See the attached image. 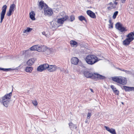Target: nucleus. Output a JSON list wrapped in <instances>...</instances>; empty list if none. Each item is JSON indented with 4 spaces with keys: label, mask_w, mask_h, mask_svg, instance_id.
I'll use <instances>...</instances> for the list:
<instances>
[{
    "label": "nucleus",
    "mask_w": 134,
    "mask_h": 134,
    "mask_svg": "<svg viewBox=\"0 0 134 134\" xmlns=\"http://www.w3.org/2000/svg\"><path fill=\"white\" fill-rule=\"evenodd\" d=\"M86 13L87 15L91 18L94 19L96 18V15L91 10H87Z\"/></svg>",
    "instance_id": "ddd939ff"
},
{
    "label": "nucleus",
    "mask_w": 134,
    "mask_h": 134,
    "mask_svg": "<svg viewBox=\"0 0 134 134\" xmlns=\"http://www.w3.org/2000/svg\"><path fill=\"white\" fill-rule=\"evenodd\" d=\"M126 0H121V2L122 3H124Z\"/></svg>",
    "instance_id": "37998d69"
},
{
    "label": "nucleus",
    "mask_w": 134,
    "mask_h": 134,
    "mask_svg": "<svg viewBox=\"0 0 134 134\" xmlns=\"http://www.w3.org/2000/svg\"><path fill=\"white\" fill-rule=\"evenodd\" d=\"M47 66H48V64H47L41 65L37 68V70L39 71H42L46 69Z\"/></svg>",
    "instance_id": "9b49d317"
},
{
    "label": "nucleus",
    "mask_w": 134,
    "mask_h": 134,
    "mask_svg": "<svg viewBox=\"0 0 134 134\" xmlns=\"http://www.w3.org/2000/svg\"><path fill=\"white\" fill-rule=\"evenodd\" d=\"M83 74L85 76L88 78H91L93 79V77L94 75V74H93L89 71H85L84 72Z\"/></svg>",
    "instance_id": "1a4fd4ad"
},
{
    "label": "nucleus",
    "mask_w": 134,
    "mask_h": 134,
    "mask_svg": "<svg viewBox=\"0 0 134 134\" xmlns=\"http://www.w3.org/2000/svg\"><path fill=\"white\" fill-rule=\"evenodd\" d=\"M121 76H115L112 78V80L113 81L117 83L120 84Z\"/></svg>",
    "instance_id": "f3484780"
},
{
    "label": "nucleus",
    "mask_w": 134,
    "mask_h": 134,
    "mask_svg": "<svg viewBox=\"0 0 134 134\" xmlns=\"http://www.w3.org/2000/svg\"><path fill=\"white\" fill-rule=\"evenodd\" d=\"M118 11L115 12L113 14V18L114 19H115L118 15Z\"/></svg>",
    "instance_id": "473e14b6"
},
{
    "label": "nucleus",
    "mask_w": 134,
    "mask_h": 134,
    "mask_svg": "<svg viewBox=\"0 0 134 134\" xmlns=\"http://www.w3.org/2000/svg\"><path fill=\"white\" fill-rule=\"evenodd\" d=\"M111 88H112L113 92L115 94L118 95H119V91L116 90V88L114 86L111 85Z\"/></svg>",
    "instance_id": "4be33fe9"
},
{
    "label": "nucleus",
    "mask_w": 134,
    "mask_h": 134,
    "mask_svg": "<svg viewBox=\"0 0 134 134\" xmlns=\"http://www.w3.org/2000/svg\"><path fill=\"white\" fill-rule=\"evenodd\" d=\"M27 32V31H26V30H24L23 32L24 33H26Z\"/></svg>",
    "instance_id": "c03bdc74"
},
{
    "label": "nucleus",
    "mask_w": 134,
    "mask_h": 134,
    "mask_svg": "<svg viewBox=\"0 0 134 134\" xmlns=\"http://www.w3.org/2000/svg\"><path fill=\"white\" fill-rule=\"evenodd\" d=\"M12 12V11L9 10V11L7 13V15L8 16H10L11 15Z\"/></svg>",
    "instance_id": "f704fd0d"
},
{
    "label": "nucleus",
    "mask_w": 134,
    "mask_h": 134,
    "mask_svg": "<svg viewBox=\"0 0 134 134\" xmlns=\"http://www.w3.org/2000/svg\"><path fill=\"white\" fill-rule=\"evenodd\" d=\"M35 14L34 12H31L30 13V18L32 20H34L35 19Z\"/></svg>",
    "instance_id": "bb28decb"
},
{
    "label": "nucleus",
    "mask_w": 134,
    "mask_h": 134,
    "mask_svg": "<svg viewBox=\"0 0 134 134\" xmlns=\"http://www.w3.org/2000/svg\"><path fill=\"white\" fill-rule=\"evenodd\" d=\"M43 35H44L47 37H49V34H46L45 32H42Z\"/></svg>",
    "instance_id": "c9c22d12"
},
{
    "label": "nucleus",
    "mask_w": 134,
    "mask_h": 134,
    "mask_svg": "<svg viewBox=\"0 0 134 134\" xmlns=\"http://www.w3.org/2000/svg\"><path fill=\"white\" fill-rule=\"evenodd\" d=\"M69 17L67 15H65L63 18L58 19H57V23L58 24H62L64 21L68 19Z\"/></svg>",
    "instance_id": "423d86ee"
},
{
    "label": "nucleus",
    "mask_w": 134,
    "mask_h": 134,
    "mask_svg": "<svg viewBox=\"0 0 134 134\" xmlns=\"http://www.w3.org/2000/svg\"><path fill=\"white\" fill-rule=\"evenodd\" d=\"M69 126H70V128H71V129L72 128H73L74 127H75L76 129V126L74 125L72 122H70L69 123Z\"/></svg>",
    "instance_id": "2f4dec72"
},
{
    "label": "nucleus",
    "mask_w": 134,
    "mask_h": 134,
    "mask_svg": "<svg viewBox=\"0 0 134 134\" xmlns=\"http://www.w3.org/2000/svg\"><path fill=\"white\" fill-rule=\"evenodd\" d=\"M39 7L41 9H45V8L48 7L47 5L43 1L40 2L38 4Z\"/></svg>",
    "instance_id": "f8f14e48"
},
{
    "label": "nucleus",
    "mask_w": 134,
    "mask_h": 134,
    "mask_svg": "<svg viewBox=\"0 0 134 134\" xmlns=\"http://www.w3.org/2000/svg\"><path fill=\"white\" fill-rule=\"evenodd\" d=\"M78 18L79 20L81 21H82L83 20H85L86 22L87 21V20L85 19V17L82 16L81 15L79 16Z\"/></svg>",
    "instance_id": "c756f323"
},
{
    "label": "nucleus",
    "mask_w": 134,
    "mask_h": 134,
    "mask_svg": "<svg viewBox=\"0 0 134 134\" xmlns=\"http://www.w3.org/2000/svg\"><path fill=\"white\" fill-rule=\"evenodd\" d=\"M51 23L52 27L54 28H57L59 26L57 23V21L56 22L54 21H52L51 22Z\"/></svg>",
    "instance_id": "5701e85b"
},
{
    "label": "nucleus",
    "mask_w": 134,
    "mask_h": 134,
    "mask_svg": "<svg viewBox=\"0 0 134 134\" xmlns=\"http://www.w3.org/2000/svg\"><path fill=\"white\" fill-rule=\"evenodd\" d=\"M115 27L116 29L122 32L124 31H126L127 30L122 26V25L119 23H118L115 25Z\"/></svg>",
    "instance_id": "20e7f679"
},
{
    "label": "nucleus",
    "mask_w": 134,
    "mask_h": 134,
    "mask_svg": "<svg viewBox=\"0 0 134 134\" xmlns=\"http://www.w3.org/2000/svg\"><path fill=\"white\" fill-rule=\"evenodd\" d=\"M41 45H35L33 46L30 48L31 51H37L38 52H41Z\"/></svg>",
    "instance_id": "6e6552de"
},
{
    "label": "nucleus",
    "mask_w": 134,
    "mask_h": 134,
    "mask_svg": "<svg viewBox=\"0 0 134 134\" xmlns=\"http://www.w3.org/2000/svg\"><path fill=\"white\" fill-rule=\"evenodd\" d=\"M91 113H89L87 114V119H89L91 116Z\"/></svg>",
    "instance_id": "ea45409f"
},
{
    "label": "nucleus",
    "mask_w": 134,
    "mask_h": 134,
    "mask_svg": "<svg viewBox=\"0 0 134 134\" xmlns=\"http://www.w3.org/2000/svg\"><path fill=\"white\" fill-rule=\"evenodd\" d=\"M118 69L119 70L125 72L127 74H130L131 73V72L129 70H124V69H122L119 68H118Z\"/></svg>",
    "instance_id": "7c9ffc66"
},
{
    "label": "nucleus",
    "mask_w": 134,
    "mask_h": 134,
    "mask_svg": "<svg viewBox=\"0 0 134 134\" xmlns=\"http://www.w3.org/2000/svg\"><path fill=\"white\" fill-rule=\"evenodd\" d=\"M28 51H25V52H28Z\"/></svg>",
    "instance_id": "49530a36"
},
{
    "label": "nucleus",
    "mask_w": 134,
    "mask_h": 134,
    "mask_svg": "<svg viewBox=\"0 0 134 134\" xmlns=\"http://www.w3.org/2000/svg\"><path fill=\"white\" fill-rule=\"evenodd\" d=\"M47 66V69L50 72L54 71L57 69V66L55 65H49L48 64V66Z\"/></svg>",
    "instance_id": "0eeeda50"
},
{
    "label": "nucleus",
    "mask_w": 134,
    "mask_h": 134,
    "mask_svg": "<svg viewBox=\"0 0 134 134\" xmlns=\"http://www.w3.org/2000/svg\"><path fill=\"white\" fill-rule=\"evenodd\" d=\"M110 6L108 7V9L109 10H110L112 9H115L117 8V6H116L115 4H113V3L112 2H110L108 4Z\"/></svg>",
    "instance_id": "dca6fc26"
},
{
    "label": "nucleus",
    "mask_w": 134,
    "mask_h": 134,
    "mask_svg": "<svg viewBox=\"0 0 134 134\" xmlns=\"http://www.w3.org/2000/svg\"><path fill=\"white\" fill-rule=\"evenodd\" d=\"M16 5L14 4H13L10 5V7L9 10L12 12L14 11V9L15 8Z\"/></svg>",
    "instance_id": "c85d7f7f"
},
{
    "label": "nucleus",
    "mask_w": 134,
    "mask_h": 134,
    "mask_svg": "<svg viewBox=\"0 0 134 134\" xmlns=\"http://www.w3.org/2000/svg\"><path fill=\"white\" fill-rule=\"evenodd\" d=\"M11 70V69L10 68L4 69L3 68H0V70H3L5 71H8Z\"/></svg>",
    "instance_id": "72a5a7b5"
},
{
    "label": "nucleus",
    "mask_w": 134,
    "mask_h": 134,
    "mask_svg": "<svg viewBox=\"0 0 134 134\" xmlns=\"http://www.w3.org/2000/svg\"><path fill=\"white\" fill-rule=\"evenodd\" d=\"M90 90L91 91V92H93V90H92V89H90Z\"/></svg>",
    "instance_id": "a18cd8bd"
},
{
    "label": "nucleus",
    "mask_w": 134,
    "mask_h": 134,
    "mask_svg": "<svg viewBox=\"0 0 134 134\" xmlns=\"http://www.w3.org/2000/svg\"><path fill=\"white\" fill-rule=\"evenodd\" d=\"M12 95V93L10 92L2 98L3 104L6 107H8V106Z\"/></svg>",
    "instance_id": "f03ea898"
},
{
    "label": "nucleus",
    "mask_w": 134,
    "mask_h": 134,
    "mask_svg": "<svg viewBox=\"0 0 134 134\" xmlns=\"http://www.w3.org/2000/svg\"><path fill=\"white\" fill-rule=\"evenodd\" d=\"M127 83V80L125 78L121 76L120 84L122 85H125Z\"/></svg>",
    "instance_id": "b1692460"
},
{
    "label": "nucleus",
    "mask_w": 134,
    "mask_h": 134,
    "mask_svg": "<svg viewBox=\"0 0 134 134\" xmlns=\"http://www.w3.org/2000/svg\"><path fill=\"white\" fill-rule=\"evenodd\" d=\"M51 49L45 46L41 45V52H45L47 51L48 52L50 51Z\"/></svg>",
    "instance_id": "2eb2a0df"
},
{
    "label": "nucleus",
    "mask_w": 134,
    "mask_h": 134,
    "mask_svg": "<svg viewBox=\"0 0 134 134\" xmlns=\"http://www.w3.org/2000/svg\"><path fill=\"white\" fill-rule=\"evenodd\" d=\"M105 78V77L101 75L98 74L94 73V75L93 77V79L98 80L103 79Z\"/></svg>",
    "instance_id": "9d476101"
},
{
    "label": "nucleus",
    "mask_w": 134,
    "mask_h": 134,
    "mask_svg": "<svg viewBox=\"0 0 134 134\" xmlns=\"http://www.w3.org/2000/svg\"><path fill=\"white\" fill-rule=\"evenodd\" d=\"M33 104L35 106H36L37 105V102L36 100H34L32 102Z\"/></svg>",
    "instance_id": "58836bf2"
},
{
    "label": "nucleus",
    "mask_w": 134,
    "mask_h": 134,
    "mask_svg": "<svg viewBox=\"0 0 134 134\" xmlns=\"http://www.w3.org/2000/svg\"><path fill=\"white\" fill-rule=\"evenodd\" d=\"M118 3V2H116V1H114V3H113V4H115V5L116 6H117Z\"/></svg>",
    "instance_id": "79ce46f5"
},
{
    "label": "nucleus",
    "mask_w": 134,
    "mask_h": 134,
    "mask_svg": "<svg viewBox=\"0 0 134 134\" xmlns=\"http://www.w3.org/2000/svg\"><path fill=\"white\" fill-rule=\"evenodd\" d=\"M131 42L127 38L125 40L123 41V44L125 46L128 45L130 44Z\"/></svg>",
    "instance_id": "a878e982"
},
{
    "label": "nucleus",
    "mask_w": 134,
    "mask_h": 134,
    "mask_svg": "<svg viewBox=\"0 0 134 134\" xmlns=\"http://www.w3.org/2000/svg\"><path fill=\"white\" fill-rule=\"evenodd\" d=\"M134 33L133 32H131L129 34L127 35V38L131 41H132L134 39Z\"/></svg>",
    "instance_id": "4468645a"
},
{
    "label": "nucleus",
    "mask_w": 134,
    "mask_h": 134,
    "mask_svg": "<svg viewBox=\"0 0 134 134\" xmlns=\"http://www.w3.org/2000/svg\"><path fill=\"white\" fill-rule=\"evenodd\" d=\"M105 127L107 131L111 133L116 134L115 130L113 128L110 129L109 127L106 126H105Z\"/></svg>",
    "instance_id": "6ab92c4d"
},
{
    "label": "nucleus",
    "mask_w": 134,
    "mask_h": 134,
    "mask_svg": "<svg viewBox=\"0 0 134 134\" xmlns=\"http://www.w3.org/2000/svg\"><path fill=\"white\" fill-rule=\"evenodd\" d=\"M70 19L71 21H72L75 19L74 16L73 15H71L70 16Z\"/></svg>",
    "instance_id": "e433bc0d"
},
{
    "label": "nucleus",
    "mask_w": 134,
    "mask_h": 134,
    "mask_svg": "<svg viewBox=\"0 0 134 134\" xmlns=\"http://www.w3.org/2000/svg\"><path fill=\"white\" fill-rule=\"evenodd\" d=\"M33 69L32 67L27 66L25 69V70L27 72L31 73Z\"/></svg>",
    "instance_id": "cd10ccee"
},
{
    "label": "nucleus",
    "mask_w": 134,
    "mask_h": 134,
    "mask_svg": "<svg viewBox=\"0 0 134 134\" xmlns=\"http://www.w3.org/2000/svg\"><path fill=\"white\" fill-rule=\"evenodd\" d=\"M7 7V6L6 5H4L2 8V10L0 13L1 21L0 23H2L3 20L4 18V16L6 13Z\"/></svg>",
    "instance_id": "7ed1b4c3"
},
{
    "label": "nucleus",
    "mask_w": 134,
    "mask_h": 134,
    "mask_svg": "<svg viewBox=\"0 0 134 134\" xmlns=\"http://www.w3.org/2000/svg\"><path fill=\"white\" fill-rule=\"evenodd\" d=\"M26 31H27V32H29L31 31L32 30V29L28 27L27 28V29H26Z\"/></svg>",
    "instance_id": "a19ab883"
},
{
    "label": "nucleus",
    "mask_w": 134,
    "mask_h": 134,
    "mask_svg": "<svg viewBox=\"0 0 134 134\" xmlns=\"http://www.w3.org/2000/svg\"><path fill=\"white\" fill-rule=\"evenodd\" d=\"M122 103V104H124V103H123V102H122V103Z\"/></svg>",
    "instance_id": "de8ad7c7"
},
{
    "label": "nucleus",
    "mask_w": 134,
    "mask_h": 134,
    "mask_svg": "<svg viewBox=\"0 0 134 134\" xmlns=\"http://www.w3.org/2000/svg\"><path fill=\"white\" fill-rule=\"evenodd\" d=\"M35 61V59L34 58L31 59L27 61V64L28 66H31L34 64Z\"/></svg>",
    "instance_id": "412c9836"
},
{
    "label": "nucleus",
    "mask_w": 134,
    "mask_h": 134,
    "mask_svg": "<svg viewBox=\"0 0 134 134\" xmlns=\"http://www.w3.org/2000/svg\"><path fill=\"white\" fill-rule=\"evenodd\" d=\"M79 59L76 57H73L71 59V63L74 65L77 64L79 62Z\"/></svg>",
    "instance_id": "a211bd4d"
},
{
    "label": "nucleus",
    "mask_w": 134,
    "mask_h": 134,
    "mask_svg": "<svg viewBox=\"0 0 134 134\" xmlns=\"http://www.w3.org/2000/svg\"><path fill=\"white\" fill-rule=\"evenodd\" d=\"M70 43L72 46L74 47H76L78 46L77 43L74 41H71L70 42Z\"/></svg>",
    "instance_id": "393cba45"
},
{
    "label": "nucleus",
    "mask_w": 134,
    "mask_h": 134,
    "mask_svg": "<svg viewBox=\"0 0 134 134\" xmlns=\"http://www.w3.org/2000/svg\"><path fill=\"white\" fill-rule=\"evenodd\" d=\"M109 22L110 23L109 26H110V27L111 28H113V23H112L111 20H109Z\"/></svg>",
    "instance_id": "4c0bfd02"
},
{
    "label": "nucleus",
    "mask_w": 134,
    "mask_h": 134,
    "mask_svg": "<svg viewBox=\"0 0 134 134\" xmlns=\"http://www.w3.org/2000/svg\"><path fill=\"white\" fill-rule=\"evenodd\" d=\"M123 88L126 91H134V87H128L126 86H123Z\"/></svg>",
    "instance_id": "aec40b11"
},
{
    "label": "nucleus",
    "mask_w": 134,
    "mask_h": 134,
    "mask_svg": "<svg viewBox=\"0 0 134 134\" xmlns=\"http://www.w3.org/2000/svg\"><path fill=\"white\" fill-rule=\"evenodd\" d=\"M44 15L46 16H50L53 14V11L51 8L48 7L45 8L44 9Z\"/></svg>",
    "instance_id": "39448f33"
},
{
    "label": "nucleus",
    "mask_w": 134,
    "mask_h": 134,
    "mask_svg": "<svg viewBox=\"0 0 134 134\" xmlns=\"http://www.w3.org/2000/svg\"><path fill=\"white\" fill-rule=\"evenodd\" d=\"M85 60L88 64L92 65L98 62L99 60L95 55H89L86 57Z\"/></svg>",
    "instance_id": "f257e3e1"
}]
</instances>
